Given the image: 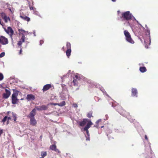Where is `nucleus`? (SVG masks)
I'll list each match as a JSON object with an SVG mask.
<instances>
[{"label": "nucleus", "instance_id": "obj_16", "mask_svg": "<svg viewBox=\"0 0 158 158\" xmlns=\"http://www.w3.org/2000/svg\"><path fill=\"white\" fill-rule=\"evenodd\" d=\"M25 36L24 35L22 36L21 39H20V40L18 42V45L19 46H20L21 48L22 47L21 45L22 44V43L25 41Z\"/></svg>", "mask_w": 158, "mask_h": 158}, {"label": "nucleus", "instance_id": "obj_27", "mask_svg": "<svg viewBox=\"0 0 158 158\" xmlns=\"http://www.w3.org/2000/svg\"><path fill=\"white\" fill-rule=\"evenodd\" d=\"M73 84L74 85H78V80H76V79H75V78H73Z\"/></svg>", "mask_w": 158, "mask_h": 158}, {"label": "nucleus", "instance_id": "obj_3", "mask_svg": "<svg viewBox=\"0 0 158 158\" xmlns=\"http://www.w3.org/2000/svg\"><path fill=\"white\" fill-rule=\"evenodd\" d=\"M124 35L126 37V40L128 42L131 44H134V41L131 38V35L126 30L124 31Z\"/></svg>", "mask_w": 158, "mask_h": 158}, {"label": "nucleus", "instance_id": "obj_40", "mask_svg": "<svg viewBox=\"0 0 158 158\" xmlns=\"http://www.w3.org/2000/svg\"><path fill=\"white\" fill-rule=\"evenodd\" d=\"M3 133V130H0V136Z\"/></svg>", "mask_w": 158, "mask_h": 158}, {"label": "nucleus", "instance_id": "obj_37", "mask_svg": "<svg viewBox=\"0 0 158 158\" xmlns=\"http://www.w3.org/2000/svg\"><path fill=\"white\" fill-rule=\"evenodd\" d=\"M44 41L43 40H40V45H41L43 43H44Z\"/></svg>", "mask_w": 158, "mask_h": 158}, {"label": "nucleus", "instance_id": "obj_32", "mask_svg": "<svg viewBox=\"0 0 158 158\" xmlns=\"http://www.w3.org/2000/svg\"><path fill=\"white\" fill-rule=\"evenodd\" d=\"M1 16L2 19H3L5 17L7 16L6 15L5 13H1Z\"/></svg>", "mask_w": 158, "mask_h": 158}, {"label": "nucleus", "instance_id": "obj_48", "mask_svg": "<svg viewBox=\"0 0 158 158\" xmlns=\"http://www.w3.org/2000/svg\"><path fill=\"white\" fill-rule=\"evenodd\" d=\"M103 127H104V126H101V128H103Z\"/></svg>", "mask_w": 158, "mask_h": 158}, {"label": "nucleus", "instance_id": "obj_4", "mask_svg": "<svg viewBox=\"0 0 158 158\" xmlns=\"http://www.w3.org/2000/svg\"><path fill=\"white\" fill-rule=\"evenodd\" d=\"M19 92L16 91L14 92L12 94L11 99L12 103L13 104H16L17 103L19 99H17V97L18 95Z\"/></svg>", "mask_w": 158, "mask_h": 158}, {"label": "nucleus", "instance_id": "obj_33", "mask_svg": "<svg viewBox=\"0 0 158 158\" xmlns=\"http://www.w3.org/2000/svg\"><path fill=\"white\" fill-rule=\"evenodd\" d=\"M7 116H5L4 117L3 119L2 120V122L3 123H5L7 119Z\"/></svg>", "mask_w": 158, "mask_h": 158}, {"label": "nucleus", "instance_id": "obj_24", "mask_svg": "<svg viewBox=\"0 0 158 158\" xmlns=\"http://www.w3.org/2000/svg\"><path fill=\"white\" fill-rule=\"evenodd\" d=\"M71 49H67L66 51V54L68 57L70 56L71 53Z\"/></svg>", "mask_w": 158, "mask_h": 158}, {"label": "nucleus", "instance_id": "obj_28", "mask_svg": "<svg viewBox=\"0 0 158 158\" xmlns=\"http://www.w3.org/2000/svg\"><path fill=\"white\" fill-rule=\"evenodd\" d=\"M73 78L76 79L77 80H80L81 78L80 75L79 74L76 75Z\"/></svg>", "mask_w": 158, "mask_h": 158}, {"label": "nucleus", "instance_id": "obj_22", "mask_svg": "<svg viewBox=\"0 0 158 158\" xmlns=\"http://www.w3.org/2000/svg\"><path fill=\"white\" fill-rule=\"evenodd\" d=\"M47 155L46 152H42L41 153V157L40 158H44V157L46 156Z\"/></svg>", "mask_w": 158, "mask_h": 158}, {"label": "nucleus", "instance_id": "obj_50", "mask_svg": "<svg viewBox=\"0 0 158 158\" xmlns=\"http://www.w3.org/2000/svg\"><path fill=\"white\" fill-rule=\"evenodd\" d=\"M1 47V45H0V47Z\"/></svg>", "mask_w": 158, "mask_h": 158}, {"label": "nucleus", "instance_id": "obj_34", "mask_svg": "<svg viewBox=\"0 0 158 158\" xmlns=\"http://www.w3.org/2000/svg\"><path fill=\"white\" fill-rule=\"evenodd\" d=\"M4 78L3 76L2 73H0V81L2 80Z\"/></svg>", "mask_w": 158, "mask_h": 158}, {"label": "nucleus", "instance_id": "obj_13", "mask_svg": "<svg viewBox=\"0 0 158 158\" xmlns=\"http://www.w3.org/2000/svg\"><path fill=\"white\" fill-rule=\"evenodd\" d=\"M88 119L87 118L83 119L82 121L79 122L78 123L79 125L81 126H84L88 121Z\"/></svg>", "mask_w": 158, "mask_h": 158}, {"label": "nucleus", "instance_id": "obj_1", "mask_svg": "<svg viewBox=\"0 0 158 158\" xmlns=\"http://www.w3.org/2000/svg\"><path fill=\"white\" fill-rule=\"evenodd\" d=\"M112 106L115 109L122 115L126 116L130 120L131 116L130 114L123 109L122 106L118 104L112 102Z\"/></svg>", "mask_w": 158, "mask_h": 158}, {"label": "nucleus", "instance_id": "obj_42", "mask_svg": "<svg viewBox=\"0 0 158 158\" xmlns=\"http://www.w3.org/2000/svg\"><path fill=\"white\" fill-rule=\"evenodd\" d=\"M22 51L21 49H21L20 50L19 52V54H22Z\"/></svg>", "mask_w": 158, "mask_h": 158}, {"label": "nucleus", "instance_id": "obj_9", "mask_svg": "<svg viewBox=\"0 0 158 158\" xmlns=\"http://www.w3.org/2000/svg\"><path fill=\"white\" fill-rule=\"evenodd\" d=\"M87 123L85 127L84 128V130H87L93 124L92 122L90 120H88V121L87 122Z\"/></svg>", "mask_w": 158, "mask_h": 158}, {"label": "nucleus", "instance_id": "obj_17", "mask_svg": "<svg viewBox=\"0 0 158 158\" xmlns=\"http://www.w3.org/2000/svg\"><path fill=\"white\" fill-rule=\"evenodd\" d=\"M30 124L33 126H35L37 124V122L35 119V118H30Z\"/></svg>", "mask_w": 158, "mask_h": 158}, {"label": "nucleus", "instance_id": "obj_46", "mask_svg": "<svg viewBox=\"0 0 158 158\" xmlns=\"http://www.w3.org/2000/svg\"><path fill=\"white\" fill-rule=\"evenodd\" d=\"M9 123V120H7V124H8Z\"/></svg>", "mask_w": 158, "mask_h": 158}, {"label": "nucleus", "instance_id": "obj_19", "mask_svg": "<svg viewBox=\"0 0 158 158\" xmlns=\"http://www.w3.org/2000/svg\"><path fill=\"white\" fill-rule=\"evenodd\" d=\"M28 4L30 10H32L33 11H35V10H36V8L33 6V2H32V5H31V2H28Z\"/></svg>", "mask_w": 158, "mask_h": 158}, {"label": "nucleus", "instance_id": "obj_41", "mask_svg": "<svg viewBox=\"0 0 158 158\" xmlns=\"http://www.w3.org/2000/svg\"><path fill=\"white\" fill-rule=\"evenodd\" d=\"M11 118L10 116L7 117V119L8 120H11Z\"/></svg>", "mask_w": 158, "mask_h": 158}, {"label": "nucleus", "instance_id": "obj_14", "mask_svg": "<svg viewBox=\"0 0 158 158\" xmlns=\"http://www.w3.org/2000/svg\"><path fill=\"white\" fill-rule=\"evenodd\" d=\"M131 95L133 97H137V91L136 89L132 88L131 89Z\"/></svg>", "mask_w": 158, "mask_h": 158}, {"label": "nucleus", "instance_id": "obj_21", "mask_svg": "<svg viewBox=\"0 0 158 158\" xmlns=\"http://www.w3.org/2000/svg\"><path fill=\"white\" fill-rule=\"evenodd\" d=\"M50 148L52 150H54L55 152L57 151L56 147L55 144H52L51 145L50 147Z\"/></svg>", "mask_w": 158, "mask_h": 158}, {"label": "nucleus", "instance_id": "obj_45", "mask_svg": "<svg viewBox=\"0 0 158 158\" xmlns=\"http://www.w3.org/2000/svg\"><path fill=\"white\" fill-rule=\"evenodd\" d=\"M10 113V111H8L7 112V115H9V113Z\"/></svg>", "mask_w": 158, "mask_h": 158}, {"label": "nucleus", "instance_id": "obj_49", "mask_svg": "<svg viewBox=\"0 0 158 158\" xmlns=\"http://www.w3.org/2000/svg\"><path fill=\"white\" fill-rule=\"evenodd\" d=\"M62 49H63V50L64 51V47H63L62 48Z\"/></svg>", "mask_w": 158, "mask_h": 158}, {"label": "nucleus", "instance_id": "obj_10", "mask_svg": "<svg viewBox=\"0 0 158 158\" xmlns=\"http://www.w3.org/2000/svg\"><path fill=\"white\" fill-rule=\"evenodd\" d=\"M36 108L38 110H46L48 107L46 106L43 105L40 106H37Z\"/></svg>", "mask_w": 158, "mask_h": 158}, {"label": "nucleus", "instance_id": "obj_29", "mask_svg": "<svg viewBox=\"0 0 158 158\" xmlns=\"http://www.w3.org/2000/svg\"><path fill=\"white\" fill-rule=\"evenodd\" d=\"M4 20L5 22L6 23H7L8 22V20H10V19L9 17H7V16H6L3 19Z\"/></svg>", "mask_w": 158, "mask_h": 158}, {"label": "nucleus", "instance_id": "obj_39", "mask_svg": "<svg viewBox=\"0 0 158 158\" xmlns=\"http://www.w3.org/2000/svg\"><path fill=\"white\" fill-rule=\"evenodd\" d=\"M0 24L1 25H2V26H3L4 25V23L3 22H1L0 19Z\"/></svg>", "mask_w": 158, "mask_h": 158}, {"label": "nucleus", "instance_id": "obj_30", "mask_svg": "<svg viewBox=\"0 0 158 158\" xmlns=\"http://www.w3.org/2000/svg\"><path fill=\"white\" fill-rule=\"evenodd\" d=\"M66 47L67 49H71V45L69 42H67L66 44Z\"/></svg>", "mask_w": 158, "mask_h": 158}, {"label": "nucleus", "instance_id": "obj_15", "mask_svg": "<svg viewBox=\"0 0 158 158\" xmlns=\"http://www.w3.org/2000/svg\"><path fill=\"white\" fill-rule=\"evenodd\" d=\"M36 110L35 109H33L31 112L30 113L28 117L30 118H34V116L35 114Z\"/></svg>", "mask_w": 158, "mask_h": 158}, {"label": "nucleus", "instance_id": "obj_38", "mask_svg": "<svg viewBox=\"0 0 158 158\" xmlns=\"http://www.w3.org/2000/svg\"><path fill=\"white\" fill-rule=\"evenodd\" d=\"M51 105H54L55 106H56V105L59 106V104L58 103H52L51 104Z\"/></svg>", "mask_w": 158, "mask_h": 158}, {"label": "nucleus", "instance_id": "obj_7", "mask_svg": "<svg viewBox=\"0 0 158 158\" xmlns=\"http://www.w3.org/2000/svg\"><path fill=\"white\" fill-rule=\"evenodd\" d=\"M5 93L2 94L3 98L5 99L7 98L10 95L11 93L10 91L7 89H5Z\"/></svg>", "mask_w": 158, "mask_h": 158}, {"label": "nucleus", "instance_id": "obj_12", "mask_svg": "<svg viewBox=\"0 0 158 158\" xmlns=\"http://www.w3.org/2000/svg\"><path fill=\"white\" fill-rule=\"evenodd\" d=\"M35 96L32 94H29L27 95L26 99L28 101L34 100L35 99Z\"/></svg>", "mask_w": 158, "mask_h": 158}, {"label": "nucleus", "instance_id": "obj_35", "mask_svg": "<svg viewBox=\"0 0 158 158\" xmlns=\"http://www.w3.org/2000/svg\"><path fill=\"white\" fill-rule=\"evenodd\" d=\"M5 55L4 52H2L0 54V57L1 58L3 57Z\"/></svg>", "mask_w": 158, "mask_h": 158}, {"label": "nucleus", "instance_id": "obj_11", "mask_svg": "<svg viewBox=\"0 0 158 158\" xmlns=\"http://www.w3.org/2000/svg\"><path fill=\"white\" fill-rule=\"evenodd\" d=\"M102 122L101 119H99L96 122V125H95L94 127L98 128L99 126L102 125Z\"/></svg>", "mask_w": 158, "mask_h": 158}, {"label": "nucleus", "instance_id": "obj_43", "mask_svg": "<svg viewBox=\"0 0 158 158\" xmlns=\"http://www.w3.org/2000/svg\"><path fill=\"white\" fill-rule=\"evenodd\" d=\"M145 139L146 140H148V138L147 135H145Z\"/></svg>", "mask_w": 158, "mask_h": 158}, {"label": "nucleus", "instance_id": "obj_5", "mask_svg": "<svg viewBox=\"0 0 158 158\" xmlns=\"http://www.w3.org/2000/svg\"><path fill=\"white\" fill-rule=\"evenodd\" d=\"M4 29L6 32L10 35V37L12 39V35L14 34V32L12 28L10 27H8L7 29L4 28Z\"/></svg>", "mask_w": 158, "mask_h": 158}, {"label": "nucleus", "instance_id": "obj_8", "mask_svg": "<svg viewBox=\"0 0 158 158\" xmlns=\"http://www.w3.org/2000/svg\"><path fill=\"white\" fill-rule=\"evenodd\" d=\"M52 87L51 84H48L44 85L42 89V91L43 92H44L51 88Z\"/></svg>", "mask_w": 158, "mask_h": 158}, {"label": "nucleus", "instance_id": "obj_47", "mask_svg": "<svg viewBox=\"0 0 158 158\" xmlns=\"http://www.w3.org/2000/svg\"><path fill=\"white\" fill-rule=\"evenodd\" d=\"M112 1L113 2H115V1H116V0H112Z\"/></svg>", "mask_w": 158, "mask_h": 158}, {"label": "nucleus", "instance_id": "obj_25", "mask_svg": "<svg viewBox=\"0 0 158 158\" xmlns=\"http://www.w3.org/2000/svg\"><path fill=\"white\" fill-rule=\"evenodd\" d=\"M12 117L13 118L14 121L16 122V120L17 119V115L14 112H12Z\"/></svg>", "mask_w": 158, "mask_h": 158}, {"label": "nucleus", "instance_id": "obj_18", "mask_svg": "<svg viewBox=\"0 0 158 158\" xmlns=\"http://www.w3.org/2000/svg\"><path fill=\"white\" fill-rule=\"evenodd\" d=\"M18 31L19 32V34L22 35V36H24V34H27V32L24 30L22 29H18Z\"/></svg>", "mask_w": 158, "mask_h": 158}, {"label": "nucleus", "instance_id": "obj_36", "mask_svg": "<svg viewBox=\"0 0 158 158\" xmlns=\"http://www.w3.org/2000/svg\"><path fill=\"white\" fill-rule=\"evenodd\" d=\"M73 106L75 108H77V104L74 103L73 104Z\"/></svg>", "mask_w": 158, "mask_h": 158}, {"label": "nucleus", "instance_id": "obj_20", "mask_svg": "<svg viewBox=\"0 0 158 158\" xmlns=\"http://www.w3.org/2000/svg\"><path fill=\"white\" fill-rule=\"evenodd\" d=\"M20 17L22 19H23L26 21H27V22H28L30 21V18L29 17H28L26 16H25V15H24L23 16H20Z\"/></svg>", "mask_w": 158, "mask_h": 158}, {"label": "nucleus", "instance_id": "obj_31", "mask_svg": "<svg viewBox=\"0 0 158 158\" xmlns=\"http://www.w3.org/2000/svg\"><path fill=\"white\" fill-rule=\"evenodd\" d=\"M59 106H64L65 105V102L64 101H62V102L59 103Z\"/></svg>", "mask_w": 158, "mask_h": 158}, {"label": "nucleus", "instance_id": "obj_26", "mask_svg": "<svg viewBox=\"0 0 158 158\" xmlns=\"http://www.w3.org/2000/svg\"><path fill=\"white\" fill-rule=\"evenodd\" d=\"M93 112L92 111H89L87 114V116L89 118H91L92 117H93L92 115Z\"/></svg>", "mask_w": 158, "mask_h": 158}, {"label": "nucleus", "instance_id": "obj_23", "mask_svg": "<svg viewBox=\"0 0 158 158\" xmlns=\"http://www.w3.org/2000/svg\"><path fill=\"white\" fill-rule=\"evenodd\" d=\"M139 70L142 73H144L147 71V69L145 67H140Z\"/></svg>", "mask_w": 158, "mask_h": 158}, {"label": "nucleus", "instance_id": "obj_44", "mask_svg": "<svg viewBox=\"0 0 158 158\" xmlns=\"http://www.w3.org/2000/svg\"><path fill=\"white\" fill-rule=\"evenodd\" d=\"M85 131H86L87 134L88 135V134L89 133V132L88 129H87V130H84Z\"/></svg>", "mask_w": 158, "mask_h": 158}, {"label": "nucleus", "instance_id": "obj_2", "mask_svg": "<svg viewBox=\"0 0 158 158\" xmlns=\"http://www.w3.org/2000/svg\"><path fill=\"white\" fill-rule=\"evenodd\" d=\"M133 17V15L130 11H127L123 13L120 18L122 19L123 20L128 21L131 19Z\"/></svg>", "mask_w": 158, "mask_h": 158}, {"label": "nucleus", "instance_id": "obj_6", "mask_svg": "<svg viewBox=\"0 0 158 158\" xmlns=\"http://www.w3.org/2000/svg\"><path fill=\"white\" fill-rule=\"evenodd\" d=\"M8 43V40L7 38L3 36H0V43L3 45H6Z\"/></svg>", "mask_w": 158, "mask_h": 158}]
</instances>
